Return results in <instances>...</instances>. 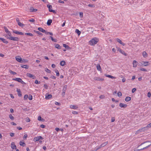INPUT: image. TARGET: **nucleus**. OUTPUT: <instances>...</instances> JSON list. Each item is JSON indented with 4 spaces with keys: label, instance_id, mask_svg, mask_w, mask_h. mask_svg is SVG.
I'll return each instance as SVG.
<instances>
[{
    "label": "nucleus",
    "instance_id": "nucleus-1",
    "mask_svg": "<svg viewBox=\"0 0 151 151\" xmlns=\"http://www.w3.org/2000/svg\"><path fill=\"white\" fill-rule=\"evenodd\" d=\"M99 41L98 39L96 37H94L92 39L89 41V44L91 45H94L96 44Z\"/></svg>",
    "mask_w": 151,
    "mask_h": 151
},
{
    "label": "nucleus",
    "instance_id": "nucleus-2",
    "mask_svg": "<svg viewBox=\"0 0 151 151\" xmlns=\"http://www.w3.org/2000/svg\"><path fill=\"white\" fill-rule=\"evenodd\" d=\"M7 39H9L10 40L15 41H18L19 40V38L17 37H7Z\"/></svg>",
    "mask_w": 151,
    "mask_h": 151
},
{
    "label": "nucleus",
    "instance_id": "nucleus-3",
    "mask_svg": "<svg viewBox=\"0 0 151 151\" xmlns=\"http://www.w3.org/2000/svg\"><path fill=\"white\" fill-rule=\"evenodd\" d=\"M47 6L49 8V11L50 12H53L55 14L56 13V12L55 10L51 9L52 8V5L50 4H47Z\"/></svg>",
    "mask_w": 151,
    "mask_h": 151
},
{
    "label": "nucleus",
    "instance_id": "nucleus-4",
    "mask_svg": "<svg viewBox=\"0 0 151 151\" xmlns=\"http://www.w3.org/2000/svg\"><path fill=\"white\" fill-rule=\"evenodd\" d=\"M43 138L41 136H39L35 137L33 139V140L35 142H37L39 141L40 139L42 140Z\"/></svg>",
    "mask_w": 151,
    "mask_h": 151
},
{
    "label": "nucleus",
    "instance_id": "nucleus-5",
    "mask_svg": "<svg viewBox=\"0 0 151 151\" xmlns=\"http://www.w3.org/2000/svg\"><path fill=\"white\" fill-rule=\"evenodd\" d=\"M27 76L31 78L32 79H35V76L33 74L30 73H27Z\"/></svg>",
    "mask_w": 151,
    "mask_h": 151
},
{
    "label": "nucleus",
    "instance_id": "nucleus-6",
    "mask_svg": "<svg viewBox=\"0 0 151 151\" xmlns=\"http://www.w3.org/2000/svg\"><path fill=\"white\" fill-rule=\"evenodd\" d=\"M118 50L121 53L123 54V55L126 56L127 55V54L123 50H122L119 47H118L117 48Z\"/></svg>",
    "mask_w": 151,
    "mask_h": 151
},
{
    "label": "nucleus",
    "instance_id": "nucleus-7",
    "mask_svg": "<svg viewBox=\"0 0 151 151\" xmlns=\"http://www.w3.org/2000/svg\"><path fill=\"white\" fill-rule=\"evenodd\" d=\"M70 108L73 109H77L78 108V107L76 105H71L70 106Z\"/></svg>",
    "mask_w": 151,
    "mask_h": 151
},
{
    "label": "nucleus",
    "instance_id": "nucleus-8",
    "mask_svg": "<svg viewBox=\"0 0 151 151\" xmlns=\"http://www.w3.org/2000/svg\"><path fill=\"white\" fill-rule=\"evenodd\" d=\"M13 32L18 35H23L24 34L21 32H19L17 31L14 30L13 31Z\"/></svg>",
    "mask_w": 151,
    "mask_h": 151
},
{
    "label": "nucleus",
    "instance_id": "nucleus-9",
    "mask_svg": "<svg viewBox=\"0 0 151 151\" xmlns=\"http://www.w3.org/2000/svg\"><path fill=\"white\" fill-rule=\"evenodd\" d=\"M94 79L95 81H103L104 80V79L103 78H101L99 77H94Z\"/></svg>",
    "mask_w": 151,
    "mask_h": 151
},
{
    "label": "nucleus",
    "instance_id": "nucleus-10",
    "mask_svg": "<svg viewBox=\"0 0 151 151\" xmlns=\"http://www.w3.org/2000/svg\"><path fill=\"white\" fill-rule=\"evenodd\" d=\"M146 130V127H144L143 128H142L141 129H139L138 130L139 131V133L144 132L145 130Z\"/></svg>",
    "mask_w": 151,
    "mask_h": 151
},
{
    "label": "nucleus",
    "instance_id": "nucleus-11",
    "mask_svg": "<svg viewBox=\"0 0 151 151\" xmlns=\"http://www.w3.org/2000/svg\"><path fill=\"white\" fill-rule=\"evenodd\" d=\"M119 106L121 108H125L127 107V104H123L122 103H120L119 104Z\"/></svg>",
    "mask_w": 151,
    "mask_h": 151
},
{
    "label": "nucleus",
    "instance_id": "nucleus-12",
    "mask_svg": "<svg viewBox=\"0 0 151 151\" xmlns=\"http://www.w3.org/2000/svg\"><path fill=\"white\" fill-rule=\"evenodd\" d=\"M116 40L120 44L122 45L123 46H124L125 45V44L123 43L122 41L119 39L117 38L116 39Z\"/></svg>",
    "mask_w": 151,
    "mask_h": 151
},
{
    "label": "nucleus",
    "instance_id": "nucleus-13",
    "mask_svg": "<svg viewBox=\"0 0 151 151\" xmlns=\"http://www.w3.org/2000/svg\"><path fill=\"white\" fill-rule=\"evenodd\" d=\"M11 147L12 149H16L17 147L15 145L14 142H12L11 144Z\"/></svg>",
    "mask_w": 151,
    "mask_h": 151
},
{
    "label": "nucleus",
    "instance_id": "nucleus-14",
    "mask_svg": "<svg viewBox=\"0 0 151 151\" xmlns=\"http://www.w3.org/2000/svg\"><path fill=\"white\" fill-rule=\"evenodd\" d=\"M54 45L55 48L58 49H60L61 48V47L58 44L55 43L54 44Z\"/></svg>",
    "mask_w": 151,
    "mask_h": 151
},
{
    "label": "nucleus",
    "instance_id": "nucleus-15",
    "mask_svg": "<svg viewBox=\"0 0 151 151\" xmlns=\"http://www.w3.org/2000/svg\"><path fill=\"white\" fill-rule=\"evenodd\" d=\"M18 58L15 57L16 60L19 63H22V59L20 56H18Z\"/></svg>",
    "mask_w": 151,
    "mask_h": 151
},
{
    "label": "nucleus",
    "instance_id": "nucleus-16",
    "mask_svg": "<svg viewBox=\"0 0 151 151\" xmlns=\"http://www.w3.org/2000/svg\"><path fill=\"white\" fill-rule=\"evenodd\" d=\"M0 40L2 41L3 43L5 44H7L8 43V42L6 41V40L3 38L0 37Z\"/></svg>",
    "mask_w": 151,
    "mask_h": 151
},
{
    "label": "nucleus",
    "instance_id": "nucleus-17",
    "mask_svg": "<svg viewBox=\"0 0 151 151\" xmlns=\"http://www.w3.org/2000/svg\"><path fill=\"white\" fill-rule=\"evenodd\" d=\"M148 142L150 143V144L149 145H148L146 146V147H143L142 148V149H138V150H137V151H139V150H144V149H146V148H148L151 145V142Z\"/></svg>",
    "mask_w": 151,
    "mask_h": 151
},
{
    "label": "nucleus",
    "instance_id": "nucleus-18",
    "mask_svg": "<svg viewBox=\"0 0 151 151\" xmlns=\"http://www.w3.org/2000/svg\"><path fill=\"white\" fill-rule=\"evenodd\" d=\"M133 67L136 68L137 65V62L135 60H134L133 62Z\"/></svg>",
    "mask_w": 151,
    "mask_h": 151
},
{
    "label": "nucleus",
    "instance_id": "nucleus-19",
    "mask_svg": "<svg viewBox=\"0 0 151 151\" xmlns=\"http://www.w3.org/2000/svg\"><path fill=\"white\" fill-rule=\"evenodd\" d=\"M17 92L18 95L19 96L21 97L22 96V93L20 89H17Z\"/></svg>",
    "mask_w": 151,
    "mask_h": 151
},
{
    "label": "nucleus",
    "instance_id": "nucleus-20",
    "mask_svg": "<svg viewBox=\"0 0 151 151\" xmlns=\"http://www.w3.org/2000/svg\"><path fill=\"white\" fill-rule=\"evenodd\" d=\"M38 29L41 32L43 33L45 32V30L44 29L41 27H38Z\"/></svg>",
    "mask_w": 151,
    "mask_h": 151
},
{
    "label": "nucleus",
    "instance_id": "nucleus-21",
    "mask_svg": "<svg viewBox=\"0 0 151 151\" xmlns=\"http://www.w3.org/2000/svg\"><path fill=\"white\" fill-rule=\"evenodd\" d=\"M13 80L18 81L19 82H20L22 79L20 78H13Z\"/></svg>",
    "mask_w": 151,
    "mask_h": 151
},
{
    "label": "nucleus",
    "instance_id": "nucleus-22",
    "mask_svg": "<svg viewBox=\"0 0 151 151\" xmlns=\"http://www.w3.org/2000/svg\"><path fill=\"white\" fill-rule=\"evenodd\" d=\"M52 19H49L48 20L47 23V24L48 26H50L51 25V23H52Z\"/></svg>",
    "mask_w": 151,
    "mask_h": 151
},
{
    "label": "nucleus",
    "instance_id": "nucleus-23",
    "mask_svg": "<svg viewBox=\"0 0 151 151\" xmlns=\"http://www.w3.org/2000/svg\"><path fill=\"white\" fill-rule=\"evenodd\" d=\"M52 97V95L51 94H48L47 96H46L45 99H51Z\"/></svg>",
    "mask_w": 151,
    "mask_h": 151
},
{
    "label": "nucleus",
    "instance_id": "nucleus-24",
    "mask_svg": "<svg viewBox=\"0 0 151 151\" xmlns=\"http://www.w3.org/2000/svg\"><path fill=\"white\" fill-rule=\"evenodd\" d=\"M19 145L21 146L24 147L25 145L26 144L24 142H23L22 141H20L19 142Z\"/></svg>",
    "mask_w": 151,
    "mask_h": 151
},
{
    "label": "nucleus",
    "instance_id": "nucleus-25",
    "mask_svg": "<svg viewBox=\"0 0 151 151\" xmlns=\"http://www.w3.org/2000/svg\"><path fill=\"white\" fill-rule=\"evenodd\" d=\"M108 141L104 142L101 145V147H103L105 146H106V145H107L108 144Z\"/></svg>",
    "mask_w": 151,
    "mask_h": 151
},
{
    "label": "nucleus",
    "instance_id": "nucleus-26",
    "mask_svg": "<svg viewBox=\"0 0 151 151\" xmlns=\"http://www.w3.org/2000/svg\"><path fill=\"white\" fill-rule=\"evenodd\" d=\"M66 64V63L64 61H62L60 62V64L62 66L65 65Z\"/></svg>",
    "mask_w": 151,
    "mask_h": 151
},
{
    "label": "nucleus",
    "instance_id": "nucleus-27",
    "mask_svg": "<svg viewBox=\"0 0 151 151\" xmlns=\"http://www.w3.org/2000/svg\"><path fill=\"white\" fill-rule=\"evenodd\" d=\"M106 76L109 77V78H111L112 79H115L116 78V77H114L112 76H111L110 75H107L105 76Z\"/></svg>",
    "mask_w": 151,
    "mask_h": 151
},
{
    "label": "nucleus",
    "instance_id": "nucleus-28",
    "mask_svg": "<svg viewBox=\"0 0 151 151\" xmlns=\"http://www.w3.org/2000/svg\"><path fill=\"white\" fill-rule=\"evenodd\" d=\"M67 87L68 86L67 85H65L64 86V88L63 89V91L65 92L67 89Z\"/></svg>",
    "mask_w": 151,
    "mask_h": 151
},
{
    "label": "nucleus",
    "instance_id": "nucleus-29",
    "mask_svg": "<svg viewBox=\"0 0 151 151\" xmlns=\"http://www.w3.org/2000/svg\"><path fill=\"white\" fill-rule=\"evenodd\" d=\"M34 32L38 34L40 36H42L43 35V34L41 32H40L39 31H37L36 30H34Z\"/></svg>",
    "mask_w": 151,
    "mask_h": 151
},
{
    "label": "nucleus",
    "instance_id": "nucleus-30",
    "mask_svg": "<svg viewBox=\"0 0 151 151\" xmlns=\"http://www.w3.org/2000/svg\"><path fill=\"white\" fill-rule=\"evenodd\" d=\"M6 33L7 35H6V38H7V37H11V35H11V33L10 32H9H9H6Z\"/></svg>",
    "mask_w": 151,
    "mask_h": 151
},
{
    "label": "nucleus",
    "instance_id": "nucleus-31",
    "mask_svg": "<svg viewBox=\"0 0 151 151\" xmlns=\"http://www.w3.org/2000/svg\"><path fill=\"white\" fill-rule=\"evenodd\" d=\"M21 66L22 68H24L26 69H28L29 68V66L27 65H23L22 64L21 65Z\"/></svg>",
    "mask_w": 151,
    "mask_h": 151
},
{
    "label": "nucleus",
    "instance_id": "nucleus-32",
    "mask_svg": "<svg viewBox=\"0 0 151 151\" xmlns=\"http://www.w3.org/2000/svg\"><path fill=\"white\" fill-rule=\"evenodd\" d=\"M131 100V98L130 97H129V96L126 97L125 99V101L127 102L130 101Z\"/></svg>",
    "mask_w": 151,
    "mask_h": 151
},
{
    "label": "nucleus",
    "instance_id": "nucleus-33",
    "mask_svg": "<svg viewBox=\"0 0 151 151\" xmlns=\"http://www.w3.org/2000/svg\"><path fill=\"white\" fill-rule=\"evenodd\" d=\"M96 68L97 70L100 71L101 69V66L99 64L97 65H96Z\"/></svg>",
    "mask_w": 151,
    "mask_h": 151
},
{
    "label": "nucleus",
    "instance_id": "nucleus-34",
    "mask_svg": "<svg viewBox=\"0 0 151 151\" xmlns=\"http://www.w3.org/2000/svg\"><path fill=\"white\" fill-rule=\"evenodd\" d=\"M55 72L56 73V76H59L60 73L58 70H55Z\"/></svg>",
    "mask_w": 151,
    "mask_h": 151
},
{
    "label": "nucleus",
    "instance_id": "nucleus-35",
    "mask_svg": "<svg viewBox=\"0 0 151 151\" xmlns=\"http://www.w3.org/2000/svg\"><path fill=\"white\" fill-rule=\"evenodd\" d=\"M78 34V35H80L81 33V32L78 29H76L75 31Z\"/></svg>",
    "mask_w": 151,
    "mask_h": 151
},
{
    "label": "nucleus",
    "instance_id": "nucleus-36",
    "mask_svg": "<svg viewBox=\"0 0 151 151\" xmlns=\"http://www.w3.org/2000/svg\"><path fill=\"white\" fill-rule=\"evenodd\" d=\"M37 119L39 121H43L44 120L43 119H42V117L40 116H38Z\"/></svg>",
    "mask_w": 151,
    "mask_h": 151
},
{
    "label": "nucleus",
    "instance_id": "nucleus-37",
    "mask_svg": "<svg viewBox=\"0 0 151 151\" xmlns=\"http://www.w3.org/2000/svg\"><path fill=\"white\" fill-rule=\"evenodd\" d=\"M143 65L144 66H147L149 65V62H144Z\"/></svg>",
    "mask_w": 151,
    "mask_h": 151
},
{
    "label": "nucleus",
    "instance_id": "nucleus-38",
    "mask_svg": "<svg viewBox=\"0 0 151 151\" xmlns=\"http://www.w3.org/2000/svg\"><path fill=\"white\" fill-rule=\"evenodd\" d=\"M142 55L143 57L145 58L147 56V54L145 51H144L142 53Z\"/></svg>",
    "mask_w": 151,
    "mask_h": 151
},
{
    "label": "nucleus",
    "instance_id": "nucleus-39",
    "mask_svg": "<svg viewBox=\"0 0 151 151\" xmlns=\"http://www.w3.org/2000/svg\"><path fill=\"white\" fill-rule=\"evenodd\" d=\"M25 35H27L30 36H33V35L31 33H25Z\"/></svg>",
    "mask_w": 151,
    "mask_h": 151
},
{
    "label": "nucleus",
    "instance_id": "nucleus-40",
    "mask_svg": "<svg viewBox=\"0 0 151 151\" xmlns=\"http://www.w3.org/2000/svg\"><path fill=\"white\" fill-rule=\"evenodd\" d=\"M9 118L12 120H13L14 119V117L11 114L9 115Z\"/></svg>",
    "mask_w": 151,
    "mask_h": 151
},
{
    "label": "nucleus",
    "instance_id": "nucleus-41",
    "mask_svg": "<svg viewBox=\"0 0 151 151\" xmlns=\"http://www.w3.org/2000/svg\"><path fill=\"white\" fill-rule=\"evenodd\" d=\"M50 37L51 38V40L52 41H54L55 42H57V40L54 39L53 37L52 36H50Z\"/></svg>",
    "mask_w": 151,
    "mask_h": 151
},
{
    "label": "nucleus",
    "instance_id": "nucleus-42",
    "mask_svg": "<svg viewBox=\"0 0 151 151\" xmlns=\"http://www.w3.org/2000/svg\"><path fill=\"white\" fill-rule=\"evenodd\" d=\"M18 24L20 27H23V26H24V24H22L20 22H19V23H18Z\"/></svg>",
    "mask_w": 151,
    "mask_h": 151
},
{
    "label": "nucleus",
    "instance_id": "nucleus-43",
    "mask_svg": "<svg viewBox=\"0 0 151 151\" xmlns=\"http://www.w3.org/2000/svg\"><path fill=\"white\" fill-rule=\"evenodd\" d=\"M28 61V60H27L24 59H22V63L23 62L27 63Z\"/></svg>",
    "mask_w": 151,
    "mask_h": 151
},
{
    "label": "nucleus",
    "instance_id": "nucleus-44",
    "mask_svg": "<svg viewBox=\"0 0 151 151\" xmlns=\"http://www.w3.org/2000/svg\"><path fill=\"white\" fill-rule=\"evenodd\" d=\"M146 127V129L147 128H151V123L148 124L147 126L146 127Z\"/></svg>",
    "mask_w": 151,
    "mask_h": 151
},
{
    "label": "nucleus",
    "instance_id": "nucleus-45",
    "mask_svg": "<svg viewBox=\"0 0 151 151\" xmlns=\"http://www.w3.org/2000/svg\"><path fill=\"white\" fill-rule=\"evenodd\" d=\"M9 72L10 73H12L13 75H15L17 74V73L11 70H10L9 71Z\"/></svg>",
    "mask_w": 151,
    "mask_h": 151
},
{
    "label": "nucleus",
    "instance_id": "nucleus-46",
    "mask_svg": "<svg viewBox=\"0 0 151 151\" xmlns=\"http://www.w3.org/2000/svg\"><path fill=\"white\" fill-rule=\"evenodd\" d=\"M140 70L141 71H147V70H146L144 68H140Z\"/></svg>",
    "mask_w": 151,
    "mask_h": 151
},
{
    "label": "nucleus",
    "instance_id": "nucleus-47",
    "mask_svg": "<svg viewBox=\"0 0 151 151\" xmlns=\"http://www.w3.org/2000/svg\"><path fill=\"white\" fill-rule=\"evenodd\" d=\"M63 47H65L66 49H68L69 47V46L65 44H63Z\"/></svg>",
    "mask_w": 151,
    "mask_h": 151
},
{
    "label": "nucleus",
    "instance_id": "nucleus-48",
    "mask_svg": "<svg viewBox=\"0 0 151 151\" xmlns=\"http://www.w3.org/2000/svg\"><path fill=\"white\" fill-rule=\"evenodd\" d=\"M101 147H101V145L100 146L97 147L95 148V150H96V151L97 150H98L101 148Z\"/></svg>",
    "mask_w": 151,
    "mask_h": 151
},
{
    "label": "nucleus",
    "instance_id": "nucleus-49",
    "mask_svg": "<svg viewBox=\"0 0 151 151\" xmlns=\"http://www.w3.org/2000/svg\"><path fill=\"white\" fill-rule=\"evenodd\" d=\"M45 71L46 72L48 73H51V71L47 68L45 69Z\"/></svg>",
    "mask_w": 151,
    "mask_h": 151
},
{
    "label": "nucleus",
    "instance_id": "nucleus-50",
    "mask_svg": "<svg viewBox=\"0 0 151 151\" xmlns=\"http://www.w3.org/2000/svg\"><path fill=\"white\" fill-rule=\"evenodd\" d=\"M88 6L91 7H94L95 6L93 4H89L88 5Z\"/></svg>",
    "mask_w": 151,
    "mask_h": 151
},
{
    "label": "nucleus",
    "instance_id": "nucleus-51",
    "mask_svg": "<svg viewBox=\"0 0 151 151\" xmlns=\"http://www.w3.org/2000/svg\"><path fill=\"white\" fill-rule=\"evenodd\" d=\"M4 29L5 30V32L6 33L9 31L8 29L6 27H4Z\"/></svg>",
    "mask_w": 151,
    "mask_h": 151
},
{
    "label": "nucleus",
    "instance_id": "nucleus-52",
    "mask_svg": "<svg viewBox=\"0 0 151 151\" xmlns=\"http://www.w3.org/2000/svg\"><path fill=\"white\" fill-rule=\"evenodd\" d=\"M117 95H118V96L119 97L121 96L122 95V94L121 92H118V93H117Z\"/></svg>",
    "mask_w": 151,
    "mask_h": 151
},
{
    "label": "nucleus",
    "instance_id": "nucleus-53",
    "mask_svg": "<svg viewBox=\"0 0 151 151\" xmlns=\"http://www.w3.org/2000/svg\"><path fill=\"white\" fill-rule=\"evenodd\" d=\"M28 99L29 100H32V96L31 95H29L28 97Z\"/></svg>",
    "mask_w": 151,
    "mask_h": 151
},
{
    "label": "nucleus",
    "instance_id": "nucleus-54",
    "mask_svg": "<svg viewBox=\"0 0 151 151\" xmlns=\"http://www.w3.org/2000/svg\"><path fill=\"white\" fill-rule=\"evenodd\" d=\"M26 121L27 122H29L30 121V119L28 117H27L26 118Z\"/></svg>",
    "mask_w": 151,
    "mask_h": 151
},
{
    "label": "nucleus",
    "instance_id": "nucleus-55",
    "mask_svg": "<svg viewBox=\"0 0 151 151\" xmlns=\"http://www.w3.org/2000/svg\"><path fill=\"white\" fill-rule=\"evenodd\" d=\"M105 97V96L104 95H101L99 96V98L101 99H104Z\"/></svg>",
    "mask_w": 151,
    "mask_h": 151
},
{
    "label": "nucleus",
    "instance_id": "nucleus-56",
    "mask_svg": "<svg viewBox=\"0 0 151 151\" xmlns=\"http://www.w3.org/2000/svg\"><path fill=\"white\" fill-rule=\"evenodd\" d=\"M29 21L30 22H35V20L33 19H29Z\"/></svg>",
    "mask_w": 151,
    "mask_h": 151
},
{
    "label": "nucleus",
    "instance_id": "nucleus-57",
    "mask_svg": "<svg viewBox=\"0 0 151 151\" xmlns=\"http://www.w3.org/2000/svg\"><path fill=\"white\" fill-rule=\"evenodd\" d=\"M34 8L33 7H31L30 8V11L31 12H33Z\"/></svg>",
    "mask_w": 151,
    "mask_h": 151
},
{
    "label": "nucleus",
    "instance_id": "nucleus-58",
    "mask_svg": "<svg viewBox=\"0 0 151 151\" xmlns=\"http://www.w3.org/2000/svg\"><path fill=\"white\" fill-rule=\"evenodd\" d=\"M28 97V96L27 94L25 95L24 96V99H27Z\"/></svg>",
    "mask_w": 151,
    "mask_h": 151
},
{
    "label": "nucleus",
    "instance_id": "nucleus-59",
    "mask_svg": "<svg viewBox=\"0 0 151 151\" xmlns=\"http://www.w3.org/2000/svg\"><path fill=\"white\" fill-rule=\"evenodd\" d=\"M72 113L73 114H78V112L76 111H73Z\"/></svg>",
    "mask_w": 151,
    "mask_h": 151
},
{
    "label": "nucleus",
    "instance_id": "nucleus-60",
    "mask_svg": "<svg viewBox=\"0 0 151 151\" xmlns=\"http://www.w3.org/2000/svg\"><path fill=\"white\" fill-rule=\"evenodd\" d=\"M35 83L36 84H40V81L39 82L37 80H36L35 81Z\"/></svg>",
    "mask_w": 151,
    "mask_h": 151
},
{
    "label": "nucleus",
    "instance_id": "nucleus-61",
    "mask_svg": "<svg viewBox=\"0 0 151 151\" xmlns=\"http://www.w3.org/2000/svg\"><path fill=\"white\" fill-rule=\"evenodd\" d=\"M44 87L46 89H48V86L46 84H45L44 85Z\"/></svg>",
    "mask_w": 151,
    "mask_h": 151
},
{
    "label": "nucleus",
    "instance_id": "nucleus-62",
    "mask_svg": "<svg viewBox=\"0 0 151 151\" xmlns=\"http://www.w3.org/2000/svg\"><path fill=\"white\" fill-rule=\"evenodd\" d=\"M58 2L60 3L64 4V1L61 0H59Z\"/></svg>",
    "mask_w": 151,
    "mask_h": 151
},
{
    "label": "nucleus",
    "instance_id": "nucleus-63",
    "mask_svg": "<svg viewBox=\"0 0 151 151\" xmlns=\"http://www.w3.org/2000/svg\"><path fill=\"white\" fill-rule=\"evenodd\" d=\"M27 137V134H25L24 135V137H23V139H26Z\"/></svg>",
    "mask_w": 151,
    "mask_h": 151
},
{
    "label": "nucleus",
    "instance_id": "nucleus-64",
    "mask_svg": "<svg viewBox=\"0 0 151 151\" xmlns=\"http://www.w3.org/2000/svg\"><path fill=\"white\" fill-rule=\"evenodd\" d=\"M11 124H12L13 125L15 126V125H17V124L16 123H15L13 122H11Z\"/></svg>",
    "mask_w": 151,
    "mask_h": 151
}]
</instances>
